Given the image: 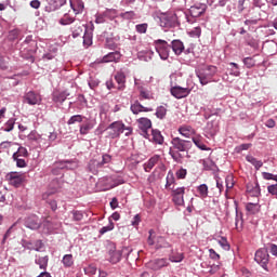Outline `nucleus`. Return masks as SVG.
I'll list each match as a JSON object with an SVG mask.
<instances>
[{
    "label": "nucleus",
    "mask_w": 277,
    "mask_h": 277,
    "mask_svg": "<svg viewBox=\"0 0 277 277\" xmlns=\"http://www.w3.org/2000/svg\"><path fill=\"white\" fill-rule=\"evenodd\" d=\"M217 75V67L213 65H203L197 70V77L201 85L211 83V79Z\"/></svg>",
    "instance_id": "f257e3e1"
},
{
    "label": "nucleus",
    "mask_w": 277,
    "mask_h": 277,
    "mask_svg": "<svg viewBox=\"0 0 277 277\" xmlns=\"http://www.w3.org/2000/svg\"><path fill=\"white\" fill-rule=\"evenodd\" d=\"M170 79H171L170 92L174 96V98H187V96L192 94V89L176 85V74H172L170 76Z\"/></svg>",
    "instance_id": "f03ea898"
},
{
    "label": "nucleus",
    "mask_w": 277,
    "mask_h": 277,
    "mask_svg": "<svg viewBox=\"0 0 277 277\" xmlns=\"http://www.w3.org/2000/svg\"><path fill=\"white\" fill-rule=\"evenodd\" d=\"M106 131L110 140H116L120 137L121 133H124V123L122 121H115L108 126Z\"/></svg>",
    "instance_id": "7ed1b4c3"
},
{
    "label": "nucleus",
    "mask_w": 277,
    "mask_h": 277,
    "mask_svg": "<svg viewBox=\"0 0 277 277\" xmlns=\"http://www.w3.org/2000/svg\"><path fill=\"white\" fill-rule=\"evenodd\" d=\"M154 44L161 60H168L170 57V44H168V41L158 39L154 41Z\"/></svg>",
    "instance_id": "20e7f679"
},
{
    "label": "nucleus",
    "mask_w": 277,
    "mask_h": 277,
    "mask_svg": "<svg viewBox=\"0 0 277 277\" xmlns=\"http://www.w3.org/2000/svg\"><path fill=\"white\" fill-rule=\"evenodd\" d=\"M254 261L267 272V264L269 263V251L267 248H261L255 252Z\"/></svg>",
    "instance_id": "39448f33"
},
{
    "label": "nucleus",
    "mask_w": 277,
    "mask_h": 277,
    "mask_svg": "<svg viewBox=\"0 0 277 277\" xmlns=\"http://www.w3.org/2000/svg\"><path fill=\"white\" fill-rule=\"evenodd\" d=\"M172 202L176 205V207H183L185 205V187L175 188L172 186L171 188Z\"/></svg>",
    "instance_id": "423d86ee"
},
{
    "label": "nucleus",
    "mask_w": 277,
    "mask_h": 277,
    "mask_svg": "<svg viewBox=\"0 0 277 277\" xmlns=\"http://www.w3.org/2000/svg\"><path fill=\"white\" fill-rule=\"evenodd\" d=\"M153 233H155L153 229L149 230V237L147 239L148 246H156L157 249L159 248H170V243L166 241V238L162 236L155 237L153 236Z\"/></svg>",
    "instance_id": "0eeeda50"
},
{
    "label": "nucleus",
    "mask_w": 277,
    "mask_h": 277,
    "mask_svg": "<svg viewBox=\"0 0 277 277\" xmlns=\"http://www.w3.org/2000/svg\"><path fill=\"white\" fill-rule=\"evenodd\" d=\"M57 193V188L48 189L42 194L41 198L44 200L51 208L52 211H57V201L53 199Z\"/></svg>",
    "instance_id": "6e6552de"
},
{
    "label": "nucleus",
    "mask_w": 277,
    "mask_h": 277,
    "mask_svg": "<svg viewBox=\"0 0 277 277\" xmlns=\"http://www.w3.org/2000/svg\"><path fill=\"white\" fill-rule=\"evenodd\" d=\"M171 144L175 150H179V153H185L192 148V141H185L180 137H174L171 141Z\"/></svg>",
    "instance_id": "1a4fd4ad"
},
{
    "label": "nucleus",
    "mask_w": 277,
    "mask_h": 277,
    "mask_svg": "<svg viewBox=\"0 0 277 277\" xmlns=\"http://www.w3.org/2000/svg\"><path fill=\"white\" fill-rule=\"evenodd\" d=\"M6 179L13 187H18L19 185H23V182L25 181V177L23 174L18 172H11L6 175Z\"/></svg>",
    "instance_id": "9d476101"
},
{
    "label": "nucleus",
    "mask_w": 277,
    "mask_h": 277,
    "mask_svg": "<svg viewBox=\"0 0 277 277\" xmlns=\"http://www.w3.org/2000/svg\"><path fill=\"white\" fill-rule=\"evenodd\" d=\"M169 265L170 262H168V259H156L147 263V267H149V269H154V272H157L162 267H168Z\"/></svg>",
    "instance_id": "9b49d317"
},
{
    "label": "nucleus",
    "mask_w": 277,
    "mask_h": 277,
    "mask_svg": "<svg viewBox=\"0 0 277 277\" xmlns=\"http://www.w3.org/2000/svg\"><path fill=\"white\" fill-rule=\"evenodd\" d=\"M25 101L28 103V105H40L42 97L40 94L29 91L25 94Z\"/></svg>",
    "instance_id": "f8f14e48"
},
{
    "label": "nucleus",
    "mask_w": 277,
    "mask_h": 277,
    "mask_svg": "<svg viewBox=\"0 0 277 277\" xmlns=\"http://www.w3.org/2000/svg\"><path fill=\"white\" fill-rule=\"evenodd\" d=\"M130 109L135 116H137V114H142V111H153V108L145 107L140 103V101H135L133 104H131Z\"/></svg>",
    "instance_id": "ddd939ff"
},
{
    "label": "nucleus",
    "mask_w": 277,
    "mask_h": 277,
    "mask_svg": "<svg viewBox=\"0 0 277 277\" xmlns=\"http://www.w3.org/2000/svg\"><path fill=\"white\" fill-rule=\"evenodd\" d=\"M120 57H122L120 52H118V51L110 52V53L106 54L105 56H103L102 64H109V62L118 63V62H120Z\"/></svg>",
    "instance_id": "4468645a"
},
{
    "label": "nucleus",
    "mask_w": 277,
    "mask_h": 277,
    "mask_svg": "<svg viewBox=\"0 0 277 277\" xmlns=\"http://www.w3.org/2000/svg\"><path fill=\"white\" fill-rule=\"evenodd\" d=\"M40 219H38L36 215L29 216L26 220V226L27 228H30V230H38V228H40Z\"/></svg>",
    "instance_id": "2eb2a0df"
},
{
    "label": "nucleus",
    "mask_w": 277,
    "mask_h": 277,
    "mask_svg": "<svg viewBox=\"0 0 277 277\" xmlns=\"http://www.w3.org/2000/svg\"><path fill=\"white\" fill-rule=\"evenodd\" d=\"M247 192L255 198H258V196H261V186L259 185V182L247 184Z\"/></svg>",
    "instance_id": "dca6fc26"
},
{
    "label": "nucleus",
    "mask_w": 277,
    "mask_h": 277,
    "mask_svg": "<svg viewBox=\"0 0 277 277\" xmlns=\"http://www.w3.org/2000/svg\"><path fill=\"white\" fill-rule=\"evenodd\" d=\"M179 133L183 135V137H192V135H196V130L192 128V126H182L179 128Z\"/></svg>",
    "instance_id": "f3484780"
},
{
    "label": "nucleus",
    "mask_w": 277,
    "mask_h": 277,
    "mask_svg": "<svg viewBox=\"0 0 277 277\" xmlns=\"http://www.w3.org/2000/svg\"><path fill=\"white\" fill-rule=\"evenodd\" d=\"M137 124L140 127V129H142V131H144V133H146V131H148V129H150L153 127V121H150V119H148L146 117H142V118L137 119Z\"/></svg>",
    "instance_id": "a211bd4d"
},
{
    "label": "nucleus",
    "mask_w": 277,
    "mask_h": 277,
    "mask_svg": "<svg viewBox=\"0 0 277 277\" xmlns=\"http://www.w3.org/2000/svg\"><path fill=\"white\" fill-rule=\"evenodd\" d=\"M207 6L200 5V6H190L189 14L193 16V18H198L202 16V13L206 12Z\"/></svg>",
    "instance_id": "6ab92c4d"
},
{
    "label": "nucleus",
    "mask_w": 277,
    "mask_h": 277,
    "mask_svg": "<svg viewBox=\"0 0 277 277\" xmlns=\"http://www.w3.org/2000/svg\"><path fill=\"white\" fill-rule=\"evenodd\" d=\"M100 168H103V167H102V164L98 160L92 159V160L89 161L88 170L92 174H98V169Z\"/></svg>",
    "instance_id": "aec40b11"
},
{
    "label": "nucleus",
    "mask_w": 277,
    "mask_h": 277,
    "mask_svg": "<svg viewBox=\"0 0 277 277\" xmlns=\"http://www.w3.org/2000/svg\"><path fill=\"white\" fill-rule=\"evenodd\" d=\"M172 50H173V53H175V55H181V53L185 51V45L182 43L181 40H173Z\"/></svg>",
    "instance_id": "412c9836"
},
{
    "label": "nucleus",
    "mask_w": 277,
    "mask_h": 277,
    "mask_svg": "<svg viewBox=\"0 0 277 277\" xmlns=\"http://www.w3.org/2000/svg\"><path fill=\"white\" fill-rule=\"evenodd\" d=\"M246 210H247V213H249V215H256V213L261 211V206L259 203L249 202L246 206Z\"/></svg>",
    "instance_id": "4be33fe9"
},
{
    "label": "nucleus",
    "mask_w": 277,
    "mask_h": 277,
    "mask_svg": "<svg viewBox=\"0 0 277 277\" xmlns=\"http://www.w3.org/2000/svg\"><path fill=\"white\" fill-rule=\"evenodd\" d=\"M120 259H122V252L115 250L109 251V262L113 264L120 263Z\"/></svg>",
    "instance_id": "5701e85b"
},
{
    "label": "nucleus",
    "mask_w": 277,
    "mask_h": 277,
    "mask_svg": "<svg viewBox=\"0 0 277 277\" xmlns=\"http://www.w3.org/2000/svg\"><path fill=\"white\" fill-rule=\"evenodd\" d=\"M185 259V255L183 253H179L174 250L171 251V254L169 255V260L171 263H181Z\"/></svg>",
    "instance_id": "b1692460"
},
{
    "label": "nucleus",
    "mask_w": 277,
    "mask_h": 277,
    "mask_svg": "<svg viewBox=\"0 0 277 277\" xmlns=\"http://www.w3.org/2000/svg\"><path fill=\"white\" fill-rule=\"evenodd\" d=\"M62 263L64 267L70 268L72 267V265H75V258L72 256V254H65L63 256Z\"/></svg>",
    "instance_id": "393cba45"
},
{
    "label": "nucleus",
    "mask_w": 277,
    "mask_h": 277,
    "mask_svg": "<svg viewBox=\"0 0 277 277\" xmlns=\"http://www.w3.org/2000/svg\"><path fill=\"white\" fill-rule=\"evenodd\" d=\"M193 142L195 146H197V148H199L200 150H210V148H208L207 145H205V143L202 142V136L200 135L194 136Z\"/></svg>",
    "instance_id": "a878e982"
},
{
    "label": "nucleus",
    "mask_w": 277,
    "mask_h": 277,
    "mask_svg": "<svg viewBox=\"0 0 277 277\" xmlns=\"http://www.w3.org/2000/svg\"><path fill=\"white\" fill-rule=\"evenodd\" d=\"M166 189H172V185H174V183H176V180L174 177V172L172 171H169L168 174H167V179H166Z\"/></svg>",
    "instance_id": "bb28decb"
},
{
    "label": "nucleus",
    "mask_w": 277,
    "mask_h": 277,
    "mask_svg": "<svg viewBox=\"0 0 277 277\" xmlns=\"http://www.w3.org/2000/svg\"><path fill=\"white\" fill-rule=\"evenodd\" d=\"M92 129H94V123L87 121L84 124L80 126V135H88Z\"/></svg>",
    "instance_id": "cd10ccee"
},
{
    "label": "nucleus",
    "mask_w": 277,
    "mask_h": 277,
    "mask_svg": "<svg viewBox=\"0 0 277 277\" xmlns=\"http://www.w3.org/2000/svg\"><path fill=\"white\" fill-rule=\"evenodd\" d=\"M68 96H70V93L64 91L61 93H55L53 96V101L54 103H64V101H66L68 98Z\"/></svg>",
    "instance_id": "c85d7f7f"
},
{
    "label": "nucleus",
    "mask_w": 277,
    "mask_h": 277,
    "mask_svg": "<svg viewBox=\"0 0 277 277\" xmlns=\"http://www.w3.org/2000/svg\"><path fill=\"white\" fill-rule=\"evenodd\" d=\"M140 91V101H150L153 98V94L150 91H146L144 87H138Z\"/></svg>",
    "instance_id": "c756f323"
},
{
    "label": "nucleus",
    "mask_w": 277,
    "mask_h": 277,
    "mask_svg": "<svg viewBox=\"0 0 277 277\" xmlns=\"http://www.w3.org/2000/svg\"><path fill=\"white\" fill-rule=\"evenodd\" d=\"M159 161V156L151 157L147 163H145V172H150L151 168H155L157 166V162Z\"/></svg>",
    "instance_id": "7c9ffc66"
},
{
    "label": "nucleus",
    "mask_w": 277,
    "mask_h": 277,
    "mask_svg": "<svg viewBox=\"0 0 277 277\" xmlns=\"http://www.w3.org/2000/svg\"><path fill=\"white\" fill-rule=\"evenodd\" d=\"M36 264L39 265L40 269H47V267L49 266V256H42V258H38L36 260Z\"/></svg>",
    "instance_id": "2f4dec72"
},
{
    "label": "nucleus",
    "mask_w": 277,
    "mask_h": 277,
    "mask_svg": "<svg viewBox=\"0 0 277 277\" xmlns=\"http://www.w3.org/2000/svg\"><path fill=\"white\" fill-rule=\"evenodd\" d=\"M151 135L155 144H163V135H161V131L153 130Z\"/></svg>",
    "instance_id": "473e14b6"
},
{
    "label": "nucleus",
    "mask_w": 277,
    "mask_h": 277,
    "mask_svg": "<svg viewBox=\"0 0 277 277\" xmlns=\"http://www.w3.org/2000/svg\"><path fill=\"white\" fill-rule=\"evenodd\" d=\"M60 25H72L75 23L74 17H71L68 13H66L60 21Z\"/></svg>",
    "instance_id": "72a5a7b5"
},
{
    "label": "nucleus",
    "mask_w": 277,
    "mask_h": 277,
    "mask_svg": "<svg viewBox=\"0 0 277 277\" xmlns=\"http://www.w3.org/2000/svg\"><path fill=\"white\" fill-rule=\"evenodd\" d=\"M247 161H249V163H252V166H254L256 170H260L261 168H263V162L261 160H256V158L252 156H248Z\"/></svg>",
    "instance_id": "f704fd0d"
},
{
    "label": "nucleus",
    "mask_w": 277,
    "mask_h": 277,
    "mask_svg": "<svg viewBox=\"0 0 277 277\" xmlns=\"http://www.w3.org/2000/svg\"><path fill=\"white\" fill-rule=\"evenodd\" d=\"M29 153L27 151V148L19 147L16 153L13 154V159H18L21 157H27Z\"/></svg>",
    "instance_id": "c9c22d12"
},
{
    "label": "nucleus",
    "mask_w": 277,
    "mask_h": 277,
    "mask_svg": "<svg viewBox=\"0 0 277 277\" xmlns=\"http://www.w3.org/2000/svg\"><path fill=\"white\" fill-rule=\"evenodd\" d=\"M197 190L202 198H207V196H209V186H207V184L199 185Z\"/></svg>",
    "instance_id": "e433bc0d"
},
{
    "label": "nucleus",
    "mask_w": 277,
    "mask_h": 277,
    "mask_svg": "<svg viewBox=\"0 0 277 277\" xmlns=\"http://www.w3.org/2000/svg\"><path fill=\"white\" fill-rule=\"evenodd\" d=\"M168 114V109L164 106H159L156 109V116L157 118H159L160 120H163V118H166V115Z\"/></svg>",
    "instance_id": "4c0bfd02"
},
{
    "label": "nucleus",
    "mask_w": 277,
    "mask_h": 277,
    "mask_svg": "<svg viewBox=\"0 0 277 277\" xmlns=\"http://www.w3.org/2000/svg\"><path fill=\"white\" fill-rule=\"evenodd\" d=\"M70 5L74 12H76V14L83 12V8H84L83 2L81 1H78L77 3L70 2Z\"/></svg>",
    "instance_id": "58836bf2"
},
{
    "label": "nucleus",
    "mask_w": 277,
    "mask_h": 277,
    "mask_svg": "<svg viewBox=\"0 0 277 277\" xmlns=\"http://www.w3.org/2000/svg\"><path fill=\"white\" fill-rule=\"evenodd\" d=\"M242 62L246 68H254V66H256V61L254 60V57H245Z\"/></svg>",
    "instance_id": "ea45409f"
},
{
    "label": "nucleus",
    "mask_w": 277,
    "mask_h": 277,
    "mask_svg": "<svg viewBox=\"0 0 277 277\" xmlns=\"http://www.w3.org/2000/svg\"><path fill=\"white\" fill-rule=\"evenodd\" d=\"M115 81H117L119 85H124L127 81V76H124V72H117L115 75Z\"/></svg>",
    "instance_id": "a19ab883"
},
{
    "label": "nucleus",
    "mask_w": 277,
    "mask_h": 277,
    "mask_svg": "<svg viewBox=\"0 0 277 277\" xmlns=\"http://www.w3.org/2000/svg\"><path fill=\"white\" fill-rule=\"evenodd\" d=\"M229 66H233L229 71V75H232V77H239V75H241V71H239V65H237V63H229Z\"/></svg>",
    "instance_id": "79ce46f5"
},
{
    "label": "nucleus",
    "mask_w": 277,
    "mask_h": 277,
    "mask_svg": "<svg viewBox=\"0 0 277 277\" xmlns=\"http://www.w3.org/2000/svg\"><path fill=\"white\" fill-rule=\"evenodd\" d=\"M120 17L124 21H133L135 18V13L133 11H127L123 13H120Z\"/></svg>",
    "instance_id": "37998d69"
},
{
    "label": "nucleus",
    "mask_w": 277,
    "mask_h": 277,
    "mask_svg": "<svg viewBox=\"0 0 277 277\" xmlns=\"http://www.w3.org/2000/svg\"><path fill=\"white\" fill-rule=\"evenodd\" d=\"M225 183L227 192L228 189H233V187H235V177L233 175H227L225 179Z\"/></svg>",
    "instance_id": "c03bdc74"
},
{
    "label": "nucleus",
    "mask_w": 277,
    "mask_h": 277,
    "mask_svg": "<svg viewBox=\"0 0 277 277\" xmlns=\"http://www.w3.org/2000/svg\"><path fill=\"white\" fill-rule=\"evenodd\" d=\"M84 47H91L92 44V32L85 31L83 35Z\"/></svg>",
    "instance_id": "a18cd8bd"
},
{
    "label": "nucleus",
    "mask_w": 277,
    "mask_h": 277,
    "mask_svg": "<svg viewBox=\"0 0 277 277\" xmlns=\"http://www.w3.org/2000/svg\"><path fill=\"white\" fill-rule=\"evenodd\" d=\"M75 122H83V116L81 115H74L67 121V124H75Z\"/></svg>",
    "instance_id": "49530a36"
},
{
    "label": "nucleus",
    "mask_w": 277,
    "mask_h": 277,
    "mask_svg": "<svg viewBox=\"0 0 277 277\" xmlns=\"http://www.w3.org/2000/svg\"><path fill=\"white\" fill-rule=\"evenodd\" d=\"M14 124H15V121L14 119H9L5 124H4V131L6 133H10V131H13L14 130Z\"/></svg>",
    "instance_id": "de8ad7c7"
},
{
    "label": "nucleus",
    "mask_w": 277,
    "mask_h": 277,
    "mask_svg": "<svg viewBox=\"0 0 277 277\" xmlns=\"http://www.w3.org/2000/svg\"><path fill=\"white\" fill-rule=\"evenodd\" d=\"M217 243L223 248V250H230V245L228 243V240L225 237H222L217 240Z\"/></svg>",
    "instance_id": "09e8293b"
},
{
    "label": "nucleus",
    "mask_w": 277,
    "mask_h": 277,
    "mask_svg": "<svg viewBox=\"0 0 277 277\" xmlns=\"http://www.w3.org/2000/svg\"><path fill=\"white\" fill-rule=\"evenodd\" d=\"M135 29L137 34H146V31H148V25L146 23L138 24L135 26Z\"/></svg>",
    "instance_id": "8fccbe9b"
},
{
    "label": "nucleus",
    "mask_w": 277,
    "mask_h": 277,
    "mask_svg": "<svg viewBox=\"0 0 277 277\" xmlns=\"http://www.w3.org/2000/svg\"><path fill=\"white\" fill-rule=\"evenodd\" d=\"M205 170H213L215 168V163L211 159L203 160Z\"/></svg>",
    "instance_id": "3c124183"
},
{
    "label": "nucleus",
    "mask_w": 277,
    "mask_h": 277,
    "mask_svg": "<svg viewBox=\"0 0 277 277\" xmlns=\"http://www.w3.org/2000/svg\"><path fill=\"white\" fill-rule=\"evenodd\" d=\"M117 14H118V11H116L115 9L107 10V11H105V13H104V15H105L107 18H110V19L116 18Z\"/></svg>",
    "instance_id": "603ef678"
},
{
    "label": "nucleus",
    "mask_w": 277,
    "mask_h": 277,
    "mask_svg": "<svg viewBox=\"0 0 277 277\" xmlns=\"http://www.w3.org/2000/svg\"><path fill=\"white\" fill-rule=\"evenodd\" d=\"M84 273L89 276H94V274H96V266H94V264L89 265L84 268Z\"/></svg>",
    "instance_id": "864d4df0"
},
{
    "label": "nucleus",
    "mask_w": 277,
    "mask_h": 277,
    "mask_svg": "<svg viewBox=\"0 0 277 277\" xmlns=\"http://www.w3.org/2000/svg\"><path fill=\"white\" fill-rule=\"evenodd\" d=\"M72 30V37L74 38H79V36H81V34H83V29L81 28V26H75L71 28Z\"/></svg>",
    "instance_id": "5fc2aeb1"
},
{
    "label": "nucleus",
    "mask_w": 277,
    "mask_h": 277,
    "mask_svg": "<svg viewBox=\"0 0 277 277\" xmlns=\"http://www.w3.org/2000/svg\"><path fill=\"white\" fill-rule=\"evenodd\" d=\"M267 192L277 199V184L269 185Z\"/></svg>",
    "instance_id": "6e6d98bb"
},
{
    "label": "nucleus",
    "mask_w": 277,
    "mask_h": 277,
    "mask_svg": "<svg viewBox=\"0 0 277 277\" xmlns=\"http://www.w3.org/2000/svg\"><path fill=\"white\" fill-rule=\"evenodd\" d=\"M42 248H44V243L42 242V240H37L32 246V250H36V252H40Z\"/></svg>",
    "instance_id": "4d7b16f0"
},
{
    "label": "nucleus",
    "mask_w": 277,
    "mask_h": 277,
    "mask_svg": "<svg viewBox=\"0 0 277 277\" xmlns=\"http://www.w3.org/2000/svg\"><path fill=\"white\" fill-rule=\"evenodd\" d=\"M14 161H16V166L17 168H26L27 167V162H25V159L23 158H13Z\"/></svg>",
    "instance_id": "13d9d810"
},
{
    "label": "nucleus",
    "mask_w": 277,
    "mask_h": 277,
    "mask_svg": "<svg viewBox=\"0 0 277 277\" xmlns=\"http://www.w3.org/2000/svg\"><path fill=\"white\" fill-rule=\"evenodd\" d=\"M114 228V223L110 222L108 226H104L100 229L101 235H105V233H109Z\"/></svg>",
    "instance_id": "bf43d9fd"
},
{
    "label": "nucleus",
    "mask_w": 277,
    "mask_h": 277,
    "mask_svg": "<svg viewBox=\"0 0 277 277\" xmlns=\"http://www.w3.org/2000/svg\"><path fill=\"white\" fill-rule=\"evenodd\" d=\"M176 177L177 179H185L187 176V170L186 169H180L176 171Z\"/></svg>",
    "instance_id": "052dcab7"
},
{
    "label": "nucleus",
    "mask_w": 277,
    "mask_h": 277,
    "mask_svg": "<svg viewBox=\"0 0 277 277\" xmlns=\"http://www.w3.org/2000/svg\"><path fill=\"white\" fill-rule=\"evenodd\" d=\"M62 5H66V0H54V8L53 10H60Z\"/></svg>",
    "instance_id": "680f3d73"
},
{
    "label": "nucleus",
    "mask_w": 277,
    "mask_h": 277,
    "mask_svg": "<svg viewBox=\"0 0 277 277\" xmlns=\"http://www.w3.org/2000/svg\"><path fill=\"white\" fill-rule=\"evenodd\" d=\"M111 161V156L106 154V155H103L102 157V161L100 162L103 166H105V163H109Z\"/></svg>",
    "instance_id": "e2e57ef3"
},
{
    "label": "nucleus",
    "mask_w": 277,
    "mask_h": 277,
    "mask_svg": "<svg viewBox=\"0 0 277 277\" xmlns=\"http://www.w3.org/2000/svg\"><path fill=\"white\" fill-rule=\"evenodd\" d=\"M72 215H74V220H75L76 222H81V221L83 220V213H81V212H79V211H75V212L72 213Z\"/></svg>",
    "instance_id": "0e129e2a"
},
{
    "label": "nucleus",
    "mask_w": 277,
    "mask_h": 277,
    "mask_svg": "<svg viewBox=\"0 0 277 277\" xmlns=\"http://www.w3.org/2000/svg\"><path fill=\"white\" fill-rule=\"evenodd\" d=\"M209 254H210V259H213L214 261H219L220 254H217V252H215V250L210 249Z\"/></svg>",
    "instance_id": "69168bd1"
},
{
    "label": "nucleus",
    "mask_w": 277,
    "mask_h": 277,
    "mask_svg": "<svg viewBox=\"0 0 277 277\" xmlns=\"http://www.w3.org/2000/svg\"><path fill=\"white\" fill-rule=\"evenodd\" d=\"M40 5H41L40 0L30 1V8H34V10H39Z\"/></svg>",
    "instance_id": "338daca9"
},
{
    "label": "nucleus",
    "mask_w": 277,
    "mask_h": 277,
    "mask_svg": "<svg viewBox=\"0 0 277 277\" xmlns=\"http://www.w3.org/2000/svg\"><path fill=\"white\" fill-rule=\"evenodd\" d=\"M23 246L27 250H34V243L31 241L23 240Z\"/></svg>",
    "instance_id": "774afa93"
}]
</instances>
